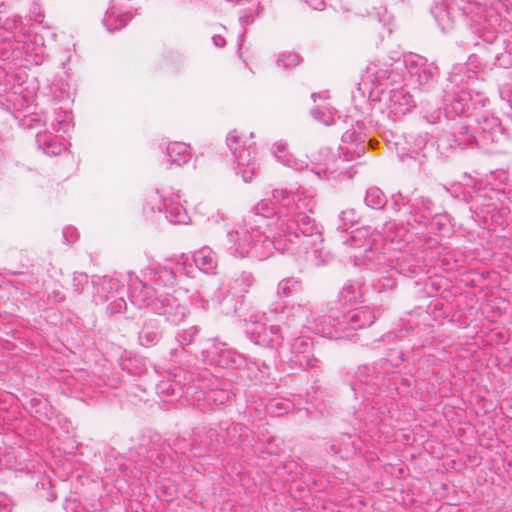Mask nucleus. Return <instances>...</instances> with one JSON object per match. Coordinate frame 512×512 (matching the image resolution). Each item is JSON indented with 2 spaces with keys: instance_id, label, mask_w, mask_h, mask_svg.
Here are the masks:
<instances>
[{
  "instance_id": "1",
  "label": "nucleus",
  "mask_w": 512,
  "mask_h": 512,
  "mask_svg": "<svg viewBox=\"0 0 512 512\" xmlns=\"http://www.w3.org/2000/svg\"><path fill=\"white\" fill-rule=\"evenodd\" d=\"M315 207L313 193L299 187L291 193L274 189L259 201L253 212L226 230V248L236 258L265 260L274 250L306 254L307 260L322 265V232L308 213Z\"/></svg>"
},
{
  "instance_id": "2",
  "label": "nucleus",
  "mask_w": 512,
  "mask_h": 512,
  "mask_svg": "<svg viewBox=\"0 0 512 512\" xmlns=\"http://www.w3.org/2000/svg\"><path fill=\"white\" fill-rule=\"evenodd\" d=\"M277 314L276 320H286L288 328H308L330 339L349 338V330L370 327L376 320L375 311L369 306H361L340 313L332 310L328 315H316L311 302L296 306L277 305L270 313Z\"/></svg>"
},
{
  "instance_id": "3",
  "label": "nucleus",
  "mask_w": 512,
  "mask_h": 512,
  "mask_svg": "<svg viewBox=\"0 0 512 512\" xmlns=\"http://www.w3.org/2000/svg\"><path fill=\"white\" fill-rule=\"evenodd\" d=\"M145 280L129 273V297L131 302L142 308H149L153 313L164 316L172 324L181 323L188 313L187 307L178 297L170 293L176 283V273L168 267H149L143 271Z\"/></svg>"
},
{
  "instance_id": "4",
  "label": "nucleus",
  "mask_w": 512,
  "mask_h": 512,
  "mask_svg": "<svg viewBox=\"0 0 512 512\" xmlns=\"http://www.w3.org/2000/svg\"><path fill=\"white\" fill-rule=\"evenodd\" d=\"M509 8L510 0H442L432 7L431 13L443 33L454 30L461 14L477 34L483 24L499 26Z\"/></svg>"
},
{
  "instance_id": "5",
  "label": "nucleus",
  "mask_w": 512,
  "mask_h": 512,
  "mask_svg": "<svg viewBox=\"0 0 512 512\" xmlns=\"http://www.w3.org/2000/svg\"><path fill=\"white\" fill-rule=\"evenodd\" d=\"M377 237L379 235L370 234L368 227H361L352 232L345 244L364 250V264L374 274L372 279L374 288L378 291H386L394 287V275L402 271H397L394 266L386 264L384 253L377 252Z\"/></svg>"
},
{
  "instance_id": "6",
  "label": "nucleus",
  "mask_w": 512,
  "mask_h": 512,
  "mask_svg": "<svg viewBox=\"0 0 512 512\" xmlns=\"http://www.w3.org/2000/svg\"><path fill=\"white\" fill-rule=\"evenodd\" d=\"M448 81L449 85L446 86L443 98L447 116L450 113L458 116L467 114L471 109L477 110L488 103V98L482 93L477 92L472 95L468 82L465 85L462 84L463 76L458 72L451 73Z\"/></svg>"
},
{
  "instance_id": "7",
  "label": "nucleus",
  "mask_w": 512,
  "mask_h": 512,
  "mask_svg": "<svg viewBox=\"0 0 512 512\" xmlns=\"http://www.w3.org/2000/svg\"><path fill=\"white\" fill-rule=\"evenodd\" d=\"M226 144L232 153L235 173L240 175L245 183L250 182L257 169L256 160L252 157L254 142L233 130L227 135Z\"/></svg>"
},
{
  "instance_id": "8",
  "label": "nucleus",
  "mask_w": 512,
  "mask_h": 512,
  "mask_svg": "<svg viewBox=\"0 0 512 512\" xmlns=\"http://www.w3.org/2000/svg\"><path fill=\"white\" fill-rule=\"evenodd\" d=\"M280 322L283 323L286 327L287 334L285 338L287 339V343L284 344V349H287L291 353V356L288 357V361L298 365L302 369L317 367L319 361L311 353L313 347L311 339L302 335H297L298 333H302V328H295L293 326L288 328L287 324L285 323V319ZM284 351L285 350H283L282 353Z\"/></svg>"
},
{
  "instance_id": "9",
  "label": "nucleus",
  "mask_w": 512,
  "mask_h": 512,
  "mask_svg": "<svg viewBox=\"0 0 512 512\" xmlns=\"http://www.w3.org/2000/svg\"><path fill=\"white\" fill-rule=\"evenodd\" d=\"M511 10L512 3L510 2L509 11L504 13L503 21L499 26L490 27L488 24H483L481 32L477 33L483 42L488 45L487 50L493 55L495 64L502 68L512 67V52L508 50L503 36L498 34V28L506 30L510 26L506 16L510 14Z\"/></svg>"
},
{
  "instance_id": "10",
  "label": "nucleus",
  "mask_w": 512,
  "mask_h": 512,
  "mask_svg": "<svg viewBox=\"0 0 512 512\" xmlns=\"http://www.w3.org/2000/svg\"><path fill=\"white\" fill-rule=\"evenodd\" d=\"M312 164L315 166L312 172L319 179L352 178L353 176L351 173L353 166L344 165L341 156L328 147L320 148L312 154Z\"/></svg>"
},
{
  "instance_id": "11",
  "label": "nucleus",
  "mask_w": 512,
  "mask_h": 512,
  "mask_svg": "<svg viewBox=\"0 0 512 512\" xmlns=\"http://www.w3.org/2000/svg\"><path fill=\"white\" fill-rule=\"evenodd\" d=\"M396 61L388 62H372L370 63L363 75V84L369 85L370 94L379 96V92L394 83H399L403 76L400 74L401 68H395Z\"/></svg>"
},
{
  "instance_id": "12",
  "label": "nucleus",
  "mask_w": 512,
  "mask_h": 512,
  "mask_svg": "<svg viewBox=\"0 0 512 512\" xmlns=\"http://www.w3.org/2000/svg\"><path fill=\"white\" fill-rule=\"evenodd\" d=\"M202 357L204 362L222 368L240 367L246 362L243 354L215 339H209L203 343Z\"/></svg>"
},
{
  "instance_id": "13",
  "label": "nucleus",
  "mask_w": 512,
  "mask_h": 512,
  "mask_svg": "<svg viewBox=\"0 0 512 512\" xmlns=\"http://www.w3.org/2000/svg\"><path fill=\"white\" fill-rule=\"evenodd\" d=\"M277 305L284 306L282 303H274L270 306L267 315L268 321H275L276 324H271L270 326H266L264 324L256 323L254 324V328L252 330V334L254 335V342L258 345L268 346L274 349L284 350V340L286 336V327L283 323L278 322L276 320L277 314L275 312L270 313L272 308H275Z\"/></svg>"
},
{
  "instance_id": "14",
  "label": "nucleus",
  "mask_w": 512,
  "mask_h": 512,
  "mask_svg": "<svg viewBox=\"0 0 512 512\" xmlns=\"http://www.w3.org/2000/svg\"><path fill=\"white\" fill-rule=\"evenodd\" d=\"M395 68H405V76L419 86L427 84L433 79L436 67L418 54L405 55L404 58L396 60Z\"/></svg>"
},
{
  "instance_id": "15",
  "label": "nucleus",
  "mask_w": 512,
  "mask_h": 512,
  "mask_svg": "<svg viewBox=\"0 0 512 512\" xmlns=\"http://www.w3.org/2000/svg\"><path fill=\"white\" fill-rule=\"evenodd\" d=\"M378 97L390 118L396 119L404 116L415 107L412 96L403 88L389 91L382 89Z\"/></svg>"
},
{
  "instance_id": "16",
  "label": "nucleus",
  "mask_w": 512,
  "mask_h": 512,
  "mask_svg": "<svg viewBox=\"0 0 512 512\" xmlns=\"http://www.w3.org/2000/svg\"><path fill=\"white\" fill-rule=\"evenodd\" d=\"M364 143L365 135L355 128L343 133L337 154L344 160V165L364 155L366 149Z\"/></svg>"
},
{
  "instance_id": "17",
  "label": "nucleus",
  "mask_w": 512,
  "mask_h": 512,
  "mask_svg": "<svg viewBox=\"0 0 512 512\" xmlns=\"http://www.w3.org/2000/svg\"><path fill=\"white\" fill-rule=\"evenodd\" d=\"M509 180L508 173L503 170L492 172L490 177L488 178V185L490 186L491 194H488L486 192H481L476 196V201H480L481 198H488L491 203L484 204L483 206L486 207L485 211L490 212L491 210H494L497 208V204L493 201L494 199L498 201H502V197L505 195L504 189L501 188V186L506 185Z\"/></svg>"
},
{
  "instance_id": "18",
  "label": "nucleus",
  "mask_w": 512,
  "mask_h": 512,
  "mask_svg": "<svg viewBox=\"0 0 512 512\" xmlns=\"http://www.w3.org/2000/svg\"><path fill=\"white\" fill-rule=\"evenodd\" d=\"M181 195L178 191L171 197H163L157 206L159 212L165 211L166 218L174 224H189L190 216L180 203Z\"/></svg>"
},
{
  "instance_id": "19",
  "label": "nucleus",
  "mask_w": 512,
  "mask_h": 512,
  "mask_svg": "<svg viewBox=\"0 0 512 512\" xmlns=\"http://www.w3.org/2000/svg\"><path fill=\"white\" fill-rule=\"evenodd\" d=\"M476 121L486 142L500 143L506 139L500 120L488 111L478 115Z\"/></svg>"
},
{
  "instance_id": "20",
  "label": "nucleus",
  "mask_w": 512,
  "mask_h": 512,
  "mask_svg": "<svg viewBox=\"0 0 512 512\" xmlns=\"http://www.w3.org/2000/svg\"><path fill=\"white\" fill-rule=\"evenodd\" d=\"M256 279L252 272L241 270L234 271L228 275L223 282L228 293L242 297L254 286Z\"/></svg>"
},
{
  "instance_id": "21",
  "label": "nucleus",
  "mask_w": 512,
  "mask_h": 512,
  "mask_svg": "<svg viewBox=\"0 0 512 512\" xmlns=\"http://www.w3.org/2000/svg\"><path fill=\"white\" fill-rule=\"evenodd\" d=\"M91 283L93 288L96 290L93 297L97 304L104 303L113 298L122 287L117 278L109 276L94 277Z\"/></svg>"
},
{
  "instance_id": "22",
  "label": "nucleus",
  "mask_w": 512,
  "mask_h": 512,
  "mask_svg": "<svg viewBox=\"0 0 512 512\" xmlns=\"http://www.w3.org/2000/svg\"><path fill=\"white\" fill-rule=\"evenodd\" d=\"M24 406L28 412L39 421L49 420L54 415L53 409L47 399L35 393L26 396Z\"/></svg>"
},
{
  "instance_id": "23",
  "label": "nucleus",
  "mask_w": 512,
  "mask_h": 512,
  "mask_svg": "<svg viewBox=\"0 0 512 512\" xmlns=\"http://www.w3.org/2000/svg\"><path fill=\"white\" fill-rule=\"evenodd\" d=\"M174 379L172 382L170 381H162L158 385V392L161 394H166L167 396H179L181 390L187 386V391L191 389L189 382L191 380V375H188L183 370H179V373L174 374Z\"/></svg>"
},
{
  "instance_id": "24",
  "label": "nucleus",
  "mask_w": 512,
  "mask_h": 512,
  "mask_svg": "<svg viewBox=\"0 0 512 512\" xmlns=\"http://www.w3.org/2000/svg\"><path fill=\"white\" fill-rule=\"evenodd\" d=\"M368 23L371 28L378 33V35L383 38L385 35H390L392 29L390 27L392 22V17L386 11V9H378L374 8L373 12H367Z\"/></svg>"
},
{
  "instance_id": "25",
  "label": "nucleus",
  "mask_w": 512,
  "mask_h": 512,
  "mask_svg": "<svg viewBox=\"0 0 512 512\" xmlns=\"http://www.w3.org/2000/svg\"><path fill=\"white\" fill-rule=\"evenodd\" d=\"M273 154L280 163L296 171H302L308 166L304 160L297 159L289 152L285 142H276L273 145Z\"/></svg>"
},
{
  "instance_id": "26",
  "label": "nucleus",
  "mask_w": 512,
  "mask_h": 512,
  "mask_svg": "<svg viewBox=\"0 0 512 512\" xmlns=\"http://www.w3.org/2000/svg\"><path fill=\"white\" fill-rule=\"evenodd\" d=\"M432 205V201L428 198L415 199L414 203L411 204L410 217L407 219L408 225L413 227L414 224L425 223L431 216Z\"/></svg>"
},
{
  "instance_id": "27",
  "label": "nucleus",
  "mask_w": 512,
  "mask_h": 512,
  "mask_svg": "<svg viewBox=\"0 0 512 512\" xmlns=\"http://www.w3.org/2000/svg\"><path fill=\"white\" fill-rule=\"evenodd\" d=\"M196 266L206 274H213L217 268L216 253L208 246H204L194 253Z\"/></svg>"
},
{
  "instance_id": "28",
  "label": "nucleus",
  "mask_w": 512,
  "mask_h": 512,
  "mask_svg": "<svg viewBox=\"0 0 512 512\" xmlns=\"http://www.w3.org/2000/svg\"><path fill=\"white\" fill-rule=\"evenodd\" d=\"M133 17L131 12H121L116 7L107 10L103 23L109 32H114L126 26Z\"/></svg>"
},
{
  "instance_id": "29",
  "label": "nucleus",
  "mask_w": 512,
  "mask_h": 512,
  "mask_svg": "<svg viewBox=\"0 0 512 512\" xmlns=\"http://www.w3.org/2000/svg\"><path fill=\"white\" fill-rule=\"evenodd\" d=\"M167 156L171 164L182 166L191 158L190 147L183 142H173L167 147Z\"/></svg>"
},
{
  "instance_id": "30",
  "label": "nucleus",
  "mask_w": 512,
  "mask_h": 512,
  "mask_svg": "<svg viewBox=\"0 0 512 512\" xmlns=\"http://www.w3.org/2000/svg\"><path fill=\"white\" fill-rule=\"evenodd\" d=\"M406 232L404 227H397L395 222L390 221L384 224L382 240L385 243L400 244L402 241L406 242L404 239Z\"/></svg>"
},
{
  "instance_id": "31",
  "label": "nucleus",
  "mask_w": 512,
  "mask_h": 512,
  "mask_svg": "<svg viewBox=\"0 0 512 512\" xmlns=\"http://www.w3.org/2000/svg\"><path fill=\"white\" fill-rule=\"evenodd\" d=\"M464 147L454 132H444L437 140V149L441 154L447 155L453 150Z\"/></svg>"
},
{
  "instance_id": "32",
  "label": "nucleus",
  "mask_w": 512,
  "mask_h": 512,
  "mask_svg": "<svg viewBox=\"0 0 512 512\" xmlns=\"http://www.w3.org/2000/svg\"><path fill=\"white\" fill-rule=\"evenodd\" d=\"M301 281L295 277L282 279L277 285V296L281 298L290 297L293 293L301 290Z\"/></svg>"
},
{
  "instance_id": "33",
  "label": "nucleus",
  "mask_w": 512,
  "mask_h": 512,
  "mask_svg": "<svg viewBox=\"0 0 512 512\" xmlns=\"http://www.w3.org/2000/svg\"><path fill=\"white\" fill-rule=\"evenodd\" d=\"M365 203L372 209H383L387 203V199L380 188L370 187L366 191Z\"/></svg>"
},
{
  "instance_id": "34",
  "label": "nucleus",
  "mask_w": 512,
  "mask_h": 512,
  "mask_svg": "<svg viewBox=\"0 0 512 512\" xmlns=\"http://www.w3.org/2000/svg\"><path fill=\"white\" fill-rule=\"evenodd\" d=\"M37 143L39 148L47 155H59L63 150V146L58 144L55 139L48 134H38Z\"/></svg>"
},
{
  "instance_id": "35",
  "label": "nucleus",
  "mask_w": 512,
  "mask_h": 512,
  "mask_svg": "<svg viewBox=\"0 0 512 512\" xmlns=\"http://www.w3.org/2000/svg\"><path fill=\"white\" fill-rule=\"evenodd\" d=\"M335 454L342 458H348L355 453L354 443L348 435H342L339 440L331 446Z\"/></svg>"
},
{
  "instance_id": "36",
  "label": "nucleus",
  "mask_w": 512,
  "mask_h": 512,
  "mask_svg": "<svg viewBox=\"0 0 512 512\" xmlns=\"http://www.w3.org/2000/svg\"><path fill=\"white\" fill-rule=\"evenodd\" d=\"M453 132L456 134V137H458L460 145H462L464 148L467 145L473 143V141H475L476 139L470 127L463 121H458L457 123L454 124Z\"/></svg>"
},
{
  "instance_id": "37",
  "label": "nucleus",
  "mask_w": 512,
  "mask_h": 512,
  "mask_svg": "<svg viewBox=\"0 0 512 512\" xmlns=\"http://www.w3.org/2000/svg\"><path fill=\"white\" fill-rule=\"evenodd\" d=\"M72 122V115L69 111H60L55 113V116L51 122L52 128L56 132L66 133Z\"/></svg>"
},
{
  "instance_id": "38",
  "label": "nucleus",
  "mask_w": 512,
  "mask_h": 512,
  "mask_svg": "<svg viewBox=\"0 0 512 512\" xmlns=\"http://www.w3.org/2000/svg\"><path fill=\"white\" fill-rule=\"evenodd\" d=\"M161 334L158 330L150 327H143L139 332V342L141 345L149 347L155 345L160 340Z\"/></svg>"
},
{
  "instance_id": "39",
  "label": "nucleus",
  "mask_w": 512,
  "mask_h": 512,
  "mask_svg": "<svg viewBox=\"0 0 512 512\" xmlns=\"http://www.w3.org/2000/svg\"><path fill=\"white\" fill-rule=\"evenodd\" d=\"M360 297V287L356 283H347L340 292V298L344 303H352Z\"/></svg>"
},
{
  "instance_id": "40",
  "label": "nucleus",
  "mask_w": 512,
  "mask_h": 512,
  "mask_svg": "<svg viewBox=\"0 0 512 512\" xmlns=\"http://www.w3.org/2000/svg\"><path fill=\"white\" fill-rule=\"evenodd\" d=\"M300 63V56L293 52L282 53L278 56L277 66L288 69L297 66Z\"/></svg>"
},
{
  "instance_id": "41",
  "label": "nucleus",
  "mask_w": 512,
  "mask_h": 512,
  "mask_svg": "<svg viewBox=\"0 0 512 512\" xmlns=\"http://www.w3.org/2000/svg\"><path fill=\"white\" fill-rule=\"evenodd\" d=\"M312 117L324 125H331L334 123V116L330 109L327 107H317L311 110Z\"/></svg>"
},
{
  "instance_id": "42",
  "label": "nucleus",
  "mask_w": 512,
  "mask_h": 512,
  "mask_svg": "<svg viewBox=\"0 0 512 512\" xmlns=\"http://www.w3.org/2000/svg\"><path fill=\"white\" fill-rule=\"evenodd\" d=\"M199 329L197 326H192L188 329H185L181 332H179L176 336V340L179 343V345L184 348L185 346L191 344L195 338V336L198 334Z\"/></svg>"
},
{
  "instance_id": "43",
  "label": "nucleus",
  "mask_w": 512,
  "mask_h": 512,
  "mask_svg": "<svg viewBox=\"0 0 512 512\" xmlns=\"http://www.w3.org/2000/svg\"><path fill=\"white\" fill-rule=\"evenodd\" d=\"M338 228L341 230H347L350 226H352L356 222V212L353 209H347L340 213L339 215Z\"/></svg>"
},
{
  "instance_id": "44",
  "label": "nucleus",
  "mask_w": 512,
  "mask_h": 512,
  "mask_svg": "<svg viewBox=\"0 0 512 512\" xmlns=\"http://www.w3.org/2000/svg\"><path fill=\"white\" fill-rule=\"evenodd\" d=\"M231 396H232L231 392L224 390V389H220V390H211L208 393V395L206 396V398L208 400L214 401L217 405H223L230 400Z\"/></svg>"
},
{
  "instance_id": "45",
  "label": "nucleus",
  "mask_w": 512,
  "mask_h": 512,
  "mask_svg": "<svg viewBox=\"0 0 512 512\" xmlns=\"http://www.w3.org/2000/svg\"><path fill=\"white\" fill-rule=\"evenodd\" d=\"M268 410L274 416H281L288 412L289 404L279 400H272L268 405Z\"/></svg>"
},
{
  "instance_id": "46",
  "label": "nucleus",
  "mask_w": 512,
  "mask_h": 512,
  "mask_svg": "<svg viewBox=\"0 0 512 512\" xmlns=\"http://www.w3.org/2000/svg\"><path fill=\"white\" fill-rule=\"evenodd\" d=\"M75 291L77 293H81L85 288L89 287V281L87 278V275L85 274H79L78 276H75L73 279Z\"/></svg>"
},
{
  "instance_id": "47",
  "label": "nucleus",
  "mask_w": 512,
  "mask_h": 512,
  "mask_svg": "<svg viewBox=\"0 0 512 512\" xmlns=\"http://www.w3.org/2000/svg\"><path fill=\"white\" fill-rule=\"evenodd\" d=\"M13 500L5 493L0 492V512H12Z\"/></svg>"
},
{
  "instance_id": "48",
  "label": "nucleus",
  "mask_w": 512,
  "mask_h": 512,
  "mask_svg": "<svg viewBox=\"0 0 512 512\" xmlns=\"http://www.w3.org/2000/svg\"><path fill=\"white\" fill-rule=\"evenodd\" d=\"M441 117H442L441 109H437L435 111H430L429 109H427L424 114V119L430 124H435V123L439 122Z\"/></svg>"
},
{
  "instance_id": "49",
  "label": "nucleus",
  "mask_w": 512,
  "mask_h": 512,
  "mask_svg": "<svg viewBox=\"0 0 512 512\" xmlns=\"http://www.w3.org/2000/svg\"><path fill=\"white\" fill-rule=\"evenodd\" d=\"M63 237L67 243H73L78 237L77 229L71 226L65 227L63 229Z\"/></svg>"
},
{
  "instance_id": "50",
  "label": "nucleus",
  "mask_w": 512,
  "mask_h": 512,
  "mask_svg": "<svg viewBox=\"0 0 512 512\" xmlns=\"http://www.w3.org/2000/svg\"><path fill=\"white\" fill-rule=\"evenodd\" d=\"M65 510L66 512H81L80 505L76 499H67Z\"/></svg>"
},
{
  "instance_id": "51",
  "label": "nucleus",
  "mask_w": 512,
  "mask_h": 512,
  "mask_svg": "<svg viewBox=\"0 0 512 512\" xmlns=\"http://www.w3.org/2000/svg\"><path fill=\"white\" fill-rule=\"evenodd\" d=\"M404 200L405 199L401 194L392 197V207L396 212L400 210L402 205H405Z\"/></svg>"
},
{
  "instance_id": "52",
  "label": "nucleus",
  "mask_w": 512,
  "mask_h": 512,
  "mask_svg": "<svg viewBox=\"0 0 512 512\" xmlns=\"http://www.w3.org/2000/svg\"><path fill=\"white\" fill-rule=\"evenodd\" d=\"M212 41L215 47L222 48L225 46V39L220 35H214Z\"/></svg>"
},
{
  "instance_id": "53",
  "label": "nucleus",
  "mask_w": 512,
  "mask_h": 512,
  "mask_svg": "<svg viewBox=\"0 0 512 512\" xmlns=\"http://www.w3.org/2000/svg\"><path fill=\"white\" fill-rule=\"evenodd\" d=\"M308 3L315 10H323L325 7V3L323 0H309Z\"/></svg>"
},
{
  "instance_id": "54",
  "label": "nucleus",
  "mask_w": 512,
  "mask_h": 512,
  "mask_svg": "<svg viewBox=\"0 0 512 512\" xmlns=\"http://www.w3.org/2000/svg\"><path fill=\"white\" fill-rule=\"evenodd\" d=\"M239 21L241 23V25H246V24H249L253 21V19L250 18V15L247 14V13H244L242 14L240 17H239Z\"/></svg>"
},
{
  "instance_id": "55",
  "label": "nucleus",
  "mask_w": 512,
  "mask_h": 512,
  "mask_svg": "<svg viewBox=\"0 0 512 512\" xmlns=\"http://www.w3.org/2000/svg\"><path fill=\"white\" fill-rule=\"evenodd\" d=\"M125 306H126V302L124 301L123 298H120L119 301L116 302L117 310H121Z\"/></svg>"
},
{
  "instance_id": "56",
  "label": "nucleus",
  "mask_w": 512,
  "mask_h": 512,
  "mask_svg": "<svg viewBox=\"0 0 512 512\" xmlns=\"http://www.w3.org/2000/svg\"><path fill=\"white\" fill-rule=\"evenodd\" d=\"M144 210H149L151 212H154L155 211V206L154 205H150L149 202L146 203V205L144 206Z\"/></svg>"
},
{
  "instance_id": "57",
  "label": "nucleus",
  "mask_w": 512,
  "mask_h": 512,
  "mask_svg": "<svg viewBox=\"0 0 512 512\" xmlns=\"http://www.w3.org/2000/svg\"><path fill=\"white\" fill-rule=\"evenodd\" d=\"M369 144H370V147H371V148H374V147H375V146H374V142H373L372 140H370V141H369Z\"/></svg>"
},
{
  "instance_id": "58",
  "label": "nucleus",
  "mask_w": 512,
  "mask_h": 512,
  "mask_svg": "<svg viewBox=\"0 0 512 512\" xmlns=\"http://www.w3.org/2000/svg\"><path fill=\"white\" fill-rule=\"evenodd\" d=\"M311 97H312V99H313L314 101H316L317 94H315V93H314V94H312V95H311Z\"/></svg>"
},
{
  "instance_id": "59",
  "label": "nucleus",
  "mask_w": 512,
  "mask_h": 512,
  "mask_svg": "<svg viewBox=\"0 0 512 512\" xmlns=\"http://www.w3.org/2000/svg\"><path fill=\"white\" fill-rule=\"evenodd\" d=\"M157 191L155 192L154 196H153V200H156L157 199Z\"/></svg>"
}]
</instances>
